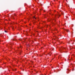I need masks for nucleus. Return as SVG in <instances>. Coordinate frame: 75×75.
Returning <instances> with one entry per match:
<instances>
[{"label":"nucleus","mask_w":75,"mask_h":75,"mask_svg":"<svg viewBox=\"0 0 75 75\" xmlns=\"http://www.w3.org/2000/svg\"><path fill=\"white\" fill-rule=\"evenodd\" d=\"M15 24H16V23H15Z\"/></svg>","instance_id":"14"},{"label":"nucleus","mask_w":75,"mask_h":75,"mask_svg":"<svg viewBox=\"0 0 75 75\" xmlns=\"http://www.w3.org/2000/svg\"><path fill=\"white\" fill-rule=\"evenodd\" d=\"M12 29H13V27H12Z\"/></svg>","instance_id":"9"},{"label":"nucleus","mask_w":75,"mask_h":75,"mask_svg":"<svg viewBox=\"0 0 75 75\" xmlns=\"http://www.w3.org/2000/svg\"><path fill=\"white\" fill-rule=\"evenodd\" d=\"M64 50H65V48L64 47H61L60 48V49H59V51H60L61 52H62V50H64Z\"/></svg>","instance_id":"1"},{"label":"nucleus","mask_w":75,"mask_h":75,"mask_svg":"<svg viewBox=\"0 0 75 75\" xmlns=\"http://www.w3.org/2000/svg\"><path fill=\"white\" fill-rule=\"evenodd\" d=\"M55 30H56V31H57V29H55Z\"/></svg>","instance_id":"7"},{"label":"nucleus","mask_w":75,"mask_h":75,"mask_svg":"<svg viewBox=\"0 0 75 75\" xmlns=\"http://www.w3.org/2000/svg\"><path fill=\"white\" fill-rule=\"evenodd\" d=\"M72 71H74V70H73Z\"/></svg>","instance_id":"13"},{"label":"nucleus","mask_w":75,"mask_h":75,"mask_svg":"<svg viewBox=\"0 0 75 75\" xmlns=\"http://www.w3.org/2000/svg\"><path fill=\"white\" fill-rule=\"evenodd\" d=\"M51 54H52V53Z\"/></svg>","instance_id":"15"},{"label":"nucleus","mask_w":75,"mask_h":75,"mask_svg":"<svg viewBox=\"0 0 75 75\" xmlns=\"http://www.w3.org/2000/svg\"><path fill=\"white\" fill-rule=\"evenodd\" d=\"M13 40H14V39H13Z\"/></svg>","instance_id":"12"},{"label":"nucleus","mask_w":75,"mask_h":75,"mask_svg":"<svg viewBox=\"0 0 75 75\" xmlns=\"http://www.w3.org/2000/svg\"><path fill=\"white\" fill-rule=\"evenodd\" d=\"M49 54V55H51V54H50V53H49V54Z\"/></svg>","instance_id":"5"},{"label":"nucleus","mask_w":75,"mask_h":75,"mask_svg":"<svg viewBox=\"0 0 75 75\" xmlns=\"http://www.w3.org/2000/svg\"><path fill=\"white\" fill-rule=\"evenodd\" d=\"M47 26H48V25H46V27H47Z\"/></svg>","instance_id":"10"},{"label":"nucleus","mask_w":75,"mask_h":75,"mask_svg":"<svg viewBox=\"0 0 75 75\" xmlns=\"http://www.w3.org/2000/svg\"><path fill=\"white\" fill-rule=\"evenodd\" d=\"M64 30H65V31H67V32L68 33V32H70V31L69 30H67V29H64Z\"/></svg>","instance_id":"2"},{"label":"nucleus","mask_w":75,"mask_h":75,"mask_svg":"<svg viewBox=\"0 0 75 75\" xmlns=\"http://www.w3.org/2000/svg\"><path fill=\"white\" fill-rule=\"evenodd\" d=\"M20 47H21V46Z\"/></svg>","instance_id":"11"},{"label":"nucleus","mask_w":75,"mask_h":75,"mask_svg":"<svg viewBox=\"0 0 75 75\" xmlns=\"http://www.w3.org/2000/svg\"><path fill=\"white\" fill-rule=\"evenodd\" d=\"M33 18H35V19H36V18H35V17H34Z\"/></svg>","instance_id":"6"},{"label":"nucleus","mask_w":75,"mask_h":75,"mask_svg":"<svg viewBox=\"0 0 75 75\" xmlns=\"http://www.w3.org/2000/svg\"><path fill=\"white\" fill-rule=\"evenodd\" d=\"M5 33H7V31H6V30H5Z\"/></svg>","instance_id":"4"},{"label":"nucleus","mask_w":75,"mask_h":75,"mask_svg":"<svg viewBox=\"0 0 75 75\" xmlns=\"http://www.w3.org/2000/svg\"><path fill=\"white\" fill-rule=\"evenodd\" d=\"M59 17H60V16H61V15H59Z\"/></svg>","instance_id":"8"},{"label":"nucleus","mask_w":75,"mask_h":75,"mask_svg":"<svg viewBox=\"0 0 75 75\" xmlns=\"http://www.w3.org/2000/svg\"><path fill=\"white\" fill-rule=\"evenodd\" d=\"M13 71H16V70H17V69H15V70H14V69H12Z\"/></svg>","instance_id":"3"}]
</instances>
